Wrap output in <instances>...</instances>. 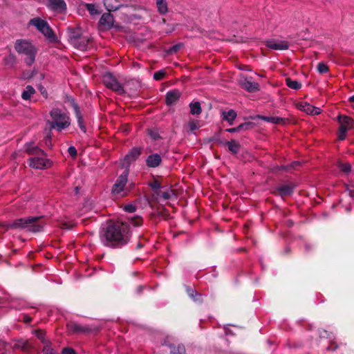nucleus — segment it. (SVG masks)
<instances>
[{
	"mask_svg": "<svg viewBox=\"0 0 354 354\" xmlns=\"http://www.w3.org/2000/svg\"><path fill=\"white\" fill-rule=\"evenodd\" d=\"M129 239V225L122 222L109 225L102 236L104 244L112 248L121 247L127 244Z\"/></svg>",
	"mask_w": 354,
	"mask_h": 354,
	"instance_id": "f257e3e1",
	"label": "nucleus"
},
{
	"mask_svg": "<svg viewBox=\"0 0 354 354\" xmlns=\"http://www.w3.org/2000/svg\"><path fill=\"white\" fill-rule=\"evenodd\" d=\"M26 151L32 156L29 160L30 167L37 169H44L50 167L51 162L46 158L44 151L31 143L26 144Z\"/></svg>",
	"mask_w": 354,
	"mask_h": 354,
	"instance_id": "f03ea898",
	"label": "nucleus"
},
{
	"mask_svg": "<svg viewBox=\"0 0 354 354\" xmlns=\"http://www.w3.org/2000/svg\"><path fill=\"white\" fill-rule=\"evenodd\" d=\"M50 116L51 120H48L47 124H49L50 129L61 131L71 124V120L68 113L59 109H53L50 111Z\"/></svg>",
	"mask_w": 354,
	"mask_h": 354,
	"instance_id": "7ed1b4c3",
	"label": "nucleus"
},
{
	"mask_svg": "<svg viewBox=\"0 0 354 354\" xmlns=\"http://www.w3.org/2000/svg\"><path fill=\"white\" fill-rule=\"evenodd\" d=\"M15 49L20 55H23L24 62L27 65H32L37 53L35 46L29 41L26 39H17L15 43Z\"/></svg>",
	"mask_w": 354,
	"mask_h": 354,
	"instance_id": "20e7f679",
	"label": "nucleus"
},
{
	"mask_svg": "<svg viewBox=\"0 0 354 354\" xmlns=\"http://www.w3.org/2000/svg\"><path fill=\"white\" fill-rule=\"evenodd\" d=\"M128 180V171L127 170L117 178L113 184L111 193L115 198H122L126 196L129 192V189L127 187Z\"/></svg>",
	"mask_w": 354,
	"mask_h": 354,
	"instance_id": "39448f33",
	"label": "nucleus"
},
{
	"mask_svg": "<svg viewBox=\"0 0 354 354\" xmlns=\"http://www.w3.org/2000/svg\"><path fill=\"white\" fill-rule=\"evenodd\" d=\"M39 217L30 216L26 218H19L15 221L12 225L15 227L26 228L29 231L37 232L41 230L44 224L39 222Z\"/></svg>",
	"mask_w": 354,
	"mask_h": 354,
	"instance_id": "423d86ee",
	"label": "nucleus"
},
{
	"mask_svg": "<svg viewBox=\"0 0 354 354\" xmlns=\"http://www.w3.org/2000/svg\"><path fill=\"white\" fill-rule=\"evenodd\" d=\"M29 24L35 27L38 31L49 40L54 41L55 39V35L46 20L39 17H35L29 21Z\"/></svg>",
	"mask_w": 354,
	"mask_h": 354,
	"instance_id": "0eeeda50",
	"label": "nucleus"
},
{
	"mask_svg": "<svg viewBox=\"0 0 354 354\" xmlns=\"http://www.w3.org/2000/svg\"><path fill=\"white\" fill-rule=\"evenodd\" d=\"M338 122L340 124L339 128V140H343L346 137V132L354 127V120L346 115H339Z\"/></svg>",
	"mask_w": 354,
	"mask_h": 354,
	"instance_id": "6e6552de",
	"label": "nucleus"
},
{
	"mask_svg": "<svg viewBox=\"0 0 354 354\" xmlns=\"http://www.w3.org/2000/svg\"><path fill=\"white\" fill-rule=\"evenodd\" d=\"M69 41L73 46L81 50H86L90 41L87 35H80L78 32H71Z\"/></svg>",
	"mask_w": 354,
	"mask_h": 354,
	"instance_id": "1a4fd4ad",
	"label": "nucleus"
},
{
	"mask_svg": "<svg viewBox=\"0 0 354 354\" xmlns=\"http://www.w3.org/2000/svg\"><path fill=\"white\" fill-rule=\"evenodd\" d=\"M102 81L106 87L111 89L118 94H123L124 90L121 84L118 82L116 78L111 73H106L103 75Z\"/></svg>",
	"mask_w": 354,
	"mask_h": 354,
	"instance_id": "9d476101",
	"label": "nucleus"
},
{
	"mask_svg": "<svg viewBox=\"0 0 354 354\" xmlns=\"http://www.w3.org/2000/svg\"><path fill=\"white\" fill-rule=\"evenodd\" d=\"M239 82L241 87L248 92H256L259 90V84L253 82L251 77H242Z\"/></svg>",
	"mask_w": 354,
	"mask_h": 354,
	"instance_id": "9b49d317",
	"label": "nucleus"
},
{
	"mask_svg": "<svg viewBox=\"0 0 354 354\" xmlns=\"http://www.w3.org/2000/svg\"><path fill=\"white\" fill-rule=\"evenodd\" d=\"M47 7L53 12L62 13L66 10L64 0H47Z\"/></svg>",
	"mask_w": 354,
	"mask_h": 354,
	"instance_id": "f8f14e48",
	"label": "nucleus"
},
{
	"mask_svg": "<svg viewBox=\"0 0 354 354\" xmlns=\"http://www.w3.org/2000/svg\"><path fill=\"white\" fill-rule=\"evenodd\" d=\"M267 47L273 50H287L289 47L288 43L286 41L269 40L266 43Z\"/></svg>",
	"mask_w": 354,
	"mask_h": 354,
	"instance_id": "ddd939ff",
	"label": "nucleus"
},
{
	"mask_svg": "<svg viewBox=\"0 0 354 354\" xmlns=\"http://www.w3.org/2000/svg\"><path fill=\"white\" fill-rule=\"evenodd\" d=\"M299 108L301 111H304L309 115H318L321 113V109L310 105L306 102H302L299 104Z\"/></svg>",
	"mask_w": 354,
	"mask_h": 354,
	"instance_id": "4468645a",
	"label": "nucleus"
},
{
	"mask_svg": "<svg viewBox=\"0 0 354 354\" xmlns=\"http://www.w3.org/2000/svg\"><path fill=\"white\" fill-rule=\"evenodd\" d=\"M162 162L160 156L158 153H153L149 156L146 160V164L149 167H157Z\"/></svg>",
	"mask_w": 354,
	"mask_h": 354,
	"instance_id": "2eb2a0df",
	"label": "nucleus"
},
{
	"mask_svg": "<svg viewBox=\"0 0 354 354\" xmlns=\"http://www.w3.org/2000/svg\"><path fill=\"white\" fill-rule=\"evenodd\" d=\"M180 96V93L178 90H172L166 94L165 101L167 105H172L176 103Z\"/></svg>",
	"mask_w": 354,
	"mask_h": 354,
	"instance_id": "dca6fc26",
	"label": "nucleus"
},
{
	"mask_svg": "<svg viewBox=\"0 0 354 354\" xmlns=\"http://www.w3.org/2000/svg\"><path fill=\"white\" fill-rule=\"evenodd\" d=\"M71 105L73 106V107L74 109L75 116H76L77 120V123H78L79 127L81 129V130L84 133H85L86 132V127L84 125L83 119H82L80 111L79 109V107L77 105V104L74 102L73 100H71Z\"/></svg>",
	"mask_w": 354,
	"mask_h": 354,
	"instance_id": "f3484780",
	"label": "nucleus"
},
{
	"mask_svg": "<svg viewBox=\"0 0 354 354\" xmlns=\"http://www.w3.org/2000/svg\"><path fill=\"white\" fill-rule=\"evenodd\" d=\"M141 153L140 148H133L124 157V161L127 164L136 160Z\"/></svg>",
	"mask_w": 354,
	"mask_h": 354,
	"instance_id": "a211bd4d",
	"label": "nucleus"
},
{
	"mask_svg": "<svg viewBox=\"0 0 354 354\" xmlns=\"http://www.w3.org/2000/svg\"><path fill=\"white\" fill-rule=\"evenodd\" d=\"M113 24V17L110 13H104L100 19V24L106 28L112 27Z\"/></svg>",
	"mask_w": 354,
	"mask_h": 354,
	"instance_id": "6ab92c4d",
	"label": "nucleus"
},
{
	"mask_svg": "<svg viewBox=\"0 0 354 354\" xmlns=\"http://www.w3.org/2000/svg\"><path fill=\"white\" fill-rule=\"evenodd\" d=\"M156 5L158 12L161 15H165L168 12V4L166 0H156Z\"/></svg>",
	"mask_w": 354,
	"mask_h": 354,
	"instance_id": "aec40b11",
	"label": "nucleus"
},
{
	"mask_svg": "<svg viewBox=\"0 0 354 354\" xmlns=\"http://www.w3.org/2000/svg\"><path fill=\"white\" fill-rule=\"evenodd\" d=\"M223 119L229 122L230 125L233 124L234 120L236 118V113L233 109H230L227 111H223Z\"/></svg>",
	"mask_w": 354,
	"mask_h": 354,
	"instance_id": "412c9836",
	"label": "nucleus"
},
{
	"mask_svg": "<svg viewBox=\"0 0 354 354\" xmlns=\"http://www.w3.org/2000/svg\"><path fill=\"white\" fill-rule=\"evenodd\" d=\"M157 196L163 200L170 199L174 195V193L173 190L170 189H167L165 190H158L156 192Z\"/></svg>",
	"mask_w": 354,
	"mask_h": 354,
	"instance_id": "4be33fe9",
	"label": "nucleus"
},
{
	"mask_svg": "<svg viewBox=\"0 0 354 354\" xmlns=\"http://www.w3.org/2000/svg\"><path fill=\"white\" fill-rule=\"evenodd\" d=\"M35 93V88L32 86H27L22 92L21 97L25 100H30L31 96Z\"/></svg>",
	"mask_w": 354,
	"mask_h": 354,
	"instance_id": "5701e85b",
	"label": "nucleus"
},
{
	"mask_svg": "<svg viewBox=\"0 0 354 354\" xmlns=\"http://www.w3.org/2000/svg\"><path fill=\"white\" fill-rule=\"evenodd\" d=\"M293 189H294L293 185H282L280 187H279V191L280 195L283 196L290 195L292 192Z\"/></svg>",
	"mask_w": 354,
	"mask_h": 354,
	"instance_id": "b1692460",
	"label": "nucleus"
},
{
	"mask_svg": "<svg viewBox=\"0 0 354 354\" xmlns=\"http://www.w3.org/2000/svg\"><path fill=\"white\" fill-rule=\"evenodd\" d=\"M229 151L233 153H237L240 149V145L235 140H231L226 142Z\"/></svg>",
	"mask_w": 354,
	"mask_h": 354,
	"instance_id": "393cba45",
	"label": "nucleus"
},
{
	"mask_svg": "<svg viewBox=\"0 0 354 354\" xmlns=\"http://www.w3.org/2000/svg\"><path fill=\"white\" fill-rule=\"evenodd\" d=\"M262 120L264 121L273 123V124H281L284 123L285 120L282 118L279 117H267V116H262L261 117Z\"/></svg>",
	"mask_w": 354,
	"mask_h": 354,
	"instance_id": "a878e982",
	"label": "nucleus"
},
{
	"mask_svg": "<svg viewBox=\"0 0 354 354\" xmlns=\"http://www.w3.org/2000/svg\"><path fill=\"white\" fill-rule=\"evenodd\" d=\"M190 113L192 115H199L201 113V107L199 102H194L189 104Z\"/></svg>",
	"mask_w": 354,
	"mask_h": 354,
	"instance_id": "bb28decb",
	"label": "nucleus"
},
{
	"mask_svg": "<svg viewBox=\"0 0 354 354\" xmlns=\"http://www.w3.org/2000/svg\"><path fill=\"white\" fill-rule=\"evenodd\" d=\"M286 85L289 88L295 89V90H298L301 86V84L299 82H297L296 80H292L290 78H286Z\"/></svg>",
	"mask_w": 354,
	"mask_h": 354,
	"instance_id": "cd10ccee",
	"label": "nucleus"
},
{
	"mask_svg": "<svg viewBox=\"0 0 354 354\" xmlns=\"http://www.w3.org/2000/svg\"><path fill=\"white\" fill-rule=\"evenodd\" d=\"M171 354H186L185 348L183 345L173 346L170 347Z\"/></svg>",
	"mask_w": 354,
	"mask_h": 354,
	"instance_id": "c85d7f7f",
	"label": "nucleus"
},
{
	"mask_svg": "<svg viewBox=\"0 0 354 354\" xmlns=\"http://www.w3.org/2000/svg\"><path fill=\"white\" fill-rule=\"evenodd\" d=\"M84 6L91 15H96L99 14V11L95 4L85 3Z\"/></svg>",
	"mask_w": 354,
	"mask_h": 354,
	"instance_id": "c756f323",
	"label": "nucleus"
},
{
	"mask_svg": "<svg viewBox=\"0 0 354 354\" xmlns=\"http://www.w3.org/2000/svg\"><path fill=\"white\" fill-rule=\"evenodd\" d=\"M16 59L13 55H9L3 58V63L6 66H12L15 64Z\"/></svg>",
	"mask_w": 354,
	"mask_h": 354,
	"instance_id": "7c9ffc66",
	"label": "nucleus"
},
{
	"mask_svg": "<svg viewBox=\"0 0 354 354\" xmlns=\"http://www.w3.org/2000/svg\"><path fill=\"white\" fill-rule=\"evenodd\" d=\"M250 125L249 123H244V124H240L239 127H235V128H230V129H226V131L229 132V133H236V132H239L240 131H241L242 129H243L244 127H247Z\"/></svg>",
	"mask_w": 354,
	"mask_h": 354,
	"instance_id": "2f4dec72",
	"label": "nucleus"
},
{
	"mask_svg": "<svg viewBox=\"0 0 354 354\" xmlns=\"http://www.w3.org/2000/svg\"><path fill=\"white\" fill-rule=\"evenodd\" d=\"M329 68L328 67V66L323 63V62H320L317 65V71L319 73H326L328 71Z\"/></svg>",
	"mask_w": 354,
	"mask_h": 354,
	"instance_id": "473e14b6",
	"label": "nucleus"
},
{
	"mask_svg": "<svg viewBox=\"0 0 354 354\" xmlns=\"http://www.w3.org/2000/svg\"><path fill=\"white\" fill-rule=\"evenodd\" d=\"M339 169L344 173H348L351 171V166L349 163H339Z\"/></svg>",
	"mask_w": 354,
	"mask_h": 354,
	"instance_id": "72a5a7b5",
	"label": "nucleus"
},
{
	"mask_svg": "<svg viewBox=\"0 0 354 354\" xmlns=\"http://www.w3.org/2000/svg\"><path fill=\"white\" fill-rule=\"evenodd\" d=\"M165 70L158 71L153 74V79L157 81L160 80L165 77Z\"/></svg>",
	"mask_w": 354,
	"mask_h": 354,
	"instance_id": "f704fd0d",
	"label": "nucleus"
},
{
	"mask_svg": "<svg viewBox=\"0 0 354 354\" xmlns=\"http://www.w3.org/2000/svg\"><path fill=\"white\" fill-rule=\"evenodd\" d=\"M35 334L43 343L47 344L48 341L45 339V334L41 330H35Z\"/></svg>",
	"mask_w": 354,
	"mask_h": 354,
	"instance_id": "c9c22d12",
	"label": "nucleus"
},
{
	"mask_svg": "<svg viewBox=\"0 0 354 354\" xmlns=\"http://www.w3.org/2000/svg\"><path fill=\"white\" fill-rule=\"evenodd\" d=\"M190 131H193L199 128L200 125L198 121L192 120L188 122Z\"/></svg>",
	"mask_w": 354,
	"mask_h": 354,
	"instance_id": "e433bc0d",
	"label": "nucleus"
},
{
	"mask_svg": "<svg viewBox=\"0 0 354 354\" xmlns=\"http://www.w3.org/2000/svg\"><path fill=\"white\" fill-rule=\"evenodd\" d=\"M142 219L140 216L133 217L131 219V224L133 226H140L142 225Z\"/></svg>",
	"mask_w": 354,
	"mask_h": 354,
	"instance_id": "4c0bfd02",
	"label": "nucleus"
},
{
	"mask_svg": "<svg viewBox=\"0 0 354 354\" xmlns=\"http://www.w3.org/2000/svg\"><path fill=\"white\" fill-rule=\"evenodd\" d=\"M124 209L128 212H134L136 209V207L134 205L128 204L124 206Z\"/></svg>",
	"mask_w": 354,
	"mask_h": 354,
	"instance_id": "58836bf2",
	"label": "nucleus"
},
{
	"mask_svg": "<svg viewBox=\"0 0 354 354\" xmlns=\"http://www.w3.org/2000/svg\"><path fill=\"white\" fill-rule=\"evenodd\" d=\"M44 351L46 354H57L53 348H51L48 344L44 346Z\"/></svg>",
	"mask_w": 354,
	"mask_h": 354,
	"instance_id": "ea45409f",
	"label": "nucleus"
},
{
	"mask_svg": "<svg viewBox=\"0 0 354 354\" xmlns=\"http://www.w3.org/2000/svg\"><path fill=\"white\" fill-rule=\"evenodd\" d=\"M38 89L39 91V92L41 93V94L44 97H48V93H47V91L46 90V88L41 86V85H39L38 86Z\"/></svg>",
	"mask_w": 354,
	"mask_h": 354,
	"instance_id": "a19ab883",
	"label": "nucleus"
},
{
	"mask_svg": "<svg viewBox=\"0 0 354 354\" xmlns=\"http://www.w3.org/2000/svg\"><path fill=\"white\" fill-rule=\"evenodd\" d=\"M68 153L73 157H75L77 155V150H76L75 147H74L73 146H71L68 147Z\"/></svg>",
	"mask_w": 354,
	"mask_h": 354,
	"instance_id": "79ce46f5",
	"label": "nucleus"
},
{
	"mask_svg": "<svg viewBox=\"0 0 354 354\" xmlns=\"http://www.w3.org/2000/svg\"><path fill=\"white\" fill-rule=\"evenodd\" d=\"M63 354H75V351L71 348H64L62 350Z\"/></svg>",
	"mask_w": 354,
	"mask_h": 354,
	"instance_id": "37998d69",
	"label": "nucleus"
},
{
	"mask_svg": "<svg viewBox=\"0 0 354 354\" xmlns=\"http://www.w3.org/2000/svg\"><path fill=\"white\" fill-rule=\"evenodd\" d=\"M151 187L153 189H159L160 187V183L158 181H154L150 184Z\"/></svg>",
	"mask_w": 354,
	"mask_h": 354,
	"instance_id": "c03bdc74",
	"label": "nucleus"
},
{
	"mask_svg": "<svg viewBox=\"0 0 354 354\" xmlns=\"http://www.w3.org/2000/svg\"><path fill=\"white\" fill-rule=\"evenodd\" d=\"M44 142H45V144L46 146L48 147H51V137L50 136L48 135L45 139H44Z\"/></svg>",
	"mask_w": 354,
	"mask_h": 354,
	"instance_id": "a18cd8bd",
	"label": "nucleus"
},
{
	"mask_svg": "<svg viewBox=\"0 0 354 354\" xmlns=\"http://www.w3.org/2000/svg\"><path fill=\"white\" fill-rule=\"evenodd\" d=\"M17 347H20L23 349H27L28 348V343L26 342H21L20 343L17 344Z\"/></svg>",
	"mask_w": 354,
	"mask_h": 354,
	"instance_id": "49530a36",
	"label": "nucleus"
},
{
	"mask_svg": "<svg viewBox=\"0 0 354 354\" xmlns=\"http://www.w3.org/2000/svg\"><path fill=\"white\" fill-rule=\"evenodd\" d=\"M74 328H75V330L77 332L84 330L82 326H78V325H75Z\"/></svg>",
	"mask_w": 354,
	"mask_h": 354,
	"instance_id": "de8ad7c7",
	"label": "nucleus"
},
{
	"mask_svg": "<svg viewBox=\"0 0 354 354\" xmlns=\"http://www.w3.org/2000/svg\"><path fill=\"white\" fill-rule=\"evenodd\" d=\"M178 49H179V46H173V47L169 50V51H170V52H173V51H174V52H176V51H177Z\"/></svg>",
	"mask_w": 354,
	"mask_h": 354,
	"instance_id": "09e8293b",
	"label": "nucleus"
},
{
	"mask_svg": "<svg viewBox=\"0 0 354 354\" xmlns=\"http://www.w3.org/2000/svg\"><path fill=\"white\" fill-rule=\"evenodd\" d=\"M297 165H299V162L295 161V162H292L291 167H295V166Z\"/></svg>",
	"mask_w": 354,
	"mask_h": 354,
	"instance_id": "8fccbe9b",
	"label": "nucleus"
},
{
	"mask_svg": "<svg viewBox=\"0 0 354 354\" xmlns=\"http://www.w3.org/2000/svg\"><path fill=\"white\" fill-rule=\"evenodd\" d=\"M24 318L26 322H30L31 321V319L28 317H25Z\"/></svg>",
	"mask_w": 354,
	"mask_h": 354,
	"instance_id": "3c124183",
	"label": "nucleus"
},
{
	"mask_svg": "<svg viewBox=\"0 0 354 354\" xmlns=\"http://www.w3.org/2000/svg\"><path fill=\"white\" fill-rule=\"evenodd\" d=\"M350 101H351V102H354V95H353V96H351V97H350Z\"/></svg>",
	"mask_w": 354,
	"mask_h": 354,
	"instance_id": "603ef678",
	"label": "nucleus"
},
{
	"mask_svg": "<svg viewBox=\"0 0 354 354\" xmlns=\"http://www.w3.org/2000/svg\"><path fill=\"white\" fill-rule=\"evenodd\" d=\"M350 194H351V196H354V192H351Z\"/></svg>",
	"mask_w": 354,
	"mask_h": 354,
	"instance_id": "864d4df0",
	"label": "nucleus"
}]
</instances>
